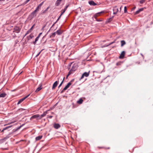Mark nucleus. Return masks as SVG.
<instances>
[{"instance_id":"1","label":"nucleus","mask_w":153,"mask_h":153,"mask_svg":"<svg viewBox=\"0 0 153 153\" xmlns=\"http://www.w3.org/2000/svg\"><path fill=\"white\" fill-rule=\"evenodd\" d=\"M63 32V31L61 30V29H59L56 32L52 33V35L51 36V37H54L56 34H57L58 35H60Z\"/></svg>"},{"instance_id":"2","label":"nucleus","mask_w":153,"mask_h":153,"mask_svg":"<svg viewBox=\"0 0 153 153\" xmlns=\"http://www.w3.org/2000/svg\"><path fill=\"white\" fill-rule=\"evenodd\" d=\"M30 94H29L27 96H26V97H24L22 98V99H20L19 101L17 103V104L19 105L25 99H26V98H27L28 97H29Z\"/></svg>"},{"instance_id":"3","label":"nucleus","mask_w":153,"mask_h":153,"mask_svg":"<svg viewBox=\"0 0 153 153\" xmlns=\"http://www.w3.org/2000/svg\"><path fill=\"white\" fill-rule=\"evenodd\" d=\"M89 71L88 72H85L82 75L81 79H83L84 76L88 77L89 74Z\"/></svg>"},{"instance_id":"4","label":"nucleus","mask_w":153,"mask_h":153,"mask_svg":"<svg viewBox=\"0 0 153 153\" xmlns=\"http://www.w3.org/2000/svg\"><path fill=\"white\" fill-rule=\"evenodd\" d=\"M39 115L38 114H36L32 116L30 118V120H32V119H35L36 118H38L39 119Z\"/></svg>"},{"instance_id":"5","label":"nucleus","mask_w":153,"mask_h":153,"mask_svg":"<svg viewBox=\"0 0 153 153\" xmlns=\"http://www.w3.org/2000/svg\"><path fill=\"white\" fill-rule=\"evenodd\" d=\"M42 84H40L39 87L37 88L36 90L35 91V92L36 93H37L41 89H42Z\"/></svg>"},{"instance_id":"6","label":"nucleus","mask_w":153,"mask_h":153,"mask_svg":"<svg viewBox=\"0 0 153 153\" xmlns=\"http://www.w3.org/2000/svg\"><path fill=\"white\" fill-rule=\"evenodd\" d=\"M59 82L58 81H56L53 84L52 88V89H54L57 86V85Z\"/></svg>"},{"instance_id":"7","label":"nucleus","mask_w":153,"mask_h":153,"mask_svg":"<svg viewBox=\"0 0 153 153\" xmlns=\"http://www.w3.org/2000/svg\"><path fill=\"white\" fill-rule=\"evenodd\" d=\"M48 111H46L45 112H44L43 114H42L41 115H39V119H41L42 117H44V116H45L46 115V114H47L48 113Z\"/></svg>"},{"instance_id":"8","label":"nucleus","mask_w":153,"mask_h":153,"mask_svg":"<svg viewBox=\"0 0 153 153\" xmlns=\"http://www.w3.org/2000/svg\"><path fill=\"white\" fill-rule=\"evenodd\" d=\"M54 127L56 129H58L60 127V125L58 123H55L53 125Z\"/></svg>"},{"instance_id":"9","label":"nucleus","mask_w":153,"mask_h":153,"mask_svg":"<svg viewBox=\"0 0 153 153\" xmlns=\"http://www.w3.org/2000/svg\"><path fill=\"white\" fill-rule=\"evenodd\" d=\"M104 11H101L100 12H99V13H96L94 15V17L95 18H96L98 16H99L100 15V14H101V13H104Z\"/></svg>"},{"instance_id":"10","label":"nucleus","mask_w":153,"mask_h":153,"mask_svg":"<svg viewBox=\"0 0 153 153\" xmlns=\"http://www.w3.org/2000/svg\"><path fill=\"white\" fill-rule=\"evenodd\" d=\"M75 69H73V68L71 69L70 71H69V72L68 75L67 76H66V79H67L68 77L71 74H72L73 71H75Z\"/></svg>"},{"instance_id":"11","label":"nucleus","mask_w":153,"mask_h":153,"mask_svg":"<svg viewBox=\"0 0 153 153\" xmlns=\"http://www.w3.org/2000/svg\"><path fill=\"white\" fill-rule=\"evenodd\" d=\"M7 94L4 93H1L0 92V97H4L7 96Z\"/></svg>"},{"instance_id":"12","label":"nucleus","mask_w":153,"mask_h":153,"mask_svg":"<svg viewBox=\"0 0 153 153\" xmlns=\"http://www.w3.org/2000/svg\"><path fill=\"white\" fill-rule=\"evenodd\" d=\"M125 54V52L124 51H123L120 55V58L121 59L123 58Z\"/></svg>"},{"instance_id":"13","label":"nucleus","mask_w":153,"mask_h":153,"mask_svg":"<svg viewBox=\"0 0 153 153\" xmlns=\"http://www.w3.org/2000/svg\"><path fill=\"white\" fill-rule=\"evenodd\" d=\"M88 3L90 5L95 6L97 5V4L95 3L93 1H89Z\"/></svg>"},{"instance_id":"14","label":"nucleus","mask_w":153,"mask_h":153,"mask_svg":"<svg viewBox=\"0 0 153 153\" xmlns=\"http://www.w3.org/2000/svg\"><path fill=\"white\" fill-rule=\"evenodd\" d=\"M42 137V136H38V137H37L36 138V140H40L41 139Z\"/></svg>"},{"instance_id":"15","label":"nucleus","mask_w":153,"mask_h":153,"mask_svg":"<svg viewBox=\"0 0 153 153\" xmlns=\"http://www.w3.org/2000/svg\"><path fill=\"white\" fill-rule=\"evenodd\" d=\"M117 8V6H115L114 7L113 10L114 11H115V12L117 13L119 11V10H118V9Z\"/></svg>"},{"instance_id":"16","label":"nucleus","mask_w":153,"mask_h":153,"mask_svg":"<svg viewBox=\"0 0 153 153\" xmlns=\"http://www.w3.org/2000/svg\"><path fill=\"white\" fill-rule=\"evenodd\" d=\"M68 7V6H66V7H65V8L64 9L63 11L62 12L60 16L59 17L58 19H59V17L61 16L65 12V11L66 10V9H67V8Z\"/></svg>"},{"instance_id":"17","label":"nucleus","mask_w":153,"mask_h":153,"mask_svg":"<svg viewBox=\"0 0 153 153\" xmlns=\"http://www.w3.org/2000/svg\"><path fill=\"white\" fill-rule=\"evenodd\" d=\"M121 46L123 47L124 45L126 44V42L124 40H122L121 41Z\"/></svg>"},{"instance_id":"18","label":"nucleus","mask_w":153,"mask_h":153,"mask_svg":"<svg viewBox=\"0 0 153 153\" xmlns=\"http://www.w3.org/2000/svg\"><path fill=\"white\" fill-rule=\"evenodd\" d=\"M68 88L67 86L66 85L65 87L64 88V89L61 91V93H63Z\"/></svg>"},{"instance_id":"19","label":"nucleus","mask_w":153,"mask_h":153,"mask_svg":"<svg viewBox=\"0 0 153 153\" xmlns=\"http://www.w3.org/2000/svg\"><path fill=\"white\" fill-rule=\"evenodd\" d=\"M68 88L67 86L66 85L65 87L64 88V89L61 91V93H63Z\"/></svg>"},{"instance_id":"20","label":"nucleus","mask_w":153,"mask_h":153,"mask_svg":"<svg viewBox=\"0 0 153 153\" xmlns=\"http://www.w3.org/2000/svg\"><path fill=\"white\" fill-rule=\"evenodd\" d=\"M83 101V100L82 99H80L78 101H77V102L79 104H82Z\"/></svg>"},{"instance_id":"21","label":"nucleus","mask_w":153,"mask_h":153,"mask_svg":"<svg viewBox=\"0 0 153 153\" xmlns=\"http://www.w3.org/2000/svg\"><path fill=\"white\" fill-rule=\"evenodd\" d=\"M39 36H38L35 39V41L33 42V44L34 45H35L36 42L38 41L39 38Z\"/></svg>"},{"instance_id":"22","label":"nucleus","mask_w":153,"mask_h":153,"mask_svg":"<svg viewBox=\"0 0 153 153\" xmlns=\"http://www.w3.org/2000/svg\"><path fill=\"white\" fill-rule=\"evenodd\" d=\"M112 18H109V19H108L107 21H106V23H108V22H109L111 21L112 20Z\"/></svg>"},{"instance_id":"23","label":"nucleus","mask_w":153,"mask_h":153,"mask_svg":"<svg viewBox=\"0 0 153 153\" xmlns=\"http://www.w3.org/2000/svg\"><path fill=\"white\" fill-rule=\"evenodd\" d=\"M11 127V126H7L4 128L1 131V132H3L5 130H6V129L8 128H10V127Z\"/></svg>"},{"instance_id":"24","label":"nucleus","mask_w":153,"mask_h":153,"mask_svg":"<svg viewBox=\"0 0 153 153\" xmlns=\"http://www.w3.org/2000/svg\"><path fill=\"white\" fill-rule=\"evenodd\" d=\"M37 11L36 10L33 12L31 14V16H32L33 17L34 16V15L36 13Z\"/></svg>"},{"instance_id":"25","label":"nucleus","mask_w":153,"mask_h":153,"mask_svg":"<svg viewBox=\"0 0 153 153\" xmlns=\"http://www.w3.org/2000/svg\"><path fill=\"white\" fill-rule=\"evenodd\" d=\"M25 110V109H23V108H20V109H19L17 110V111L18 112H19L22 111H24Z\"/></svg>"},{"instance_id":"26","label":"nucleus","mask_w":153,"mask_h":153,"mask_svg":"<svg viewBox=\"0 0 153 153\" xmlns=\"http://www.w3.org/2000/svg\"><path fill=\"white\" fill-rule=\"evenodd\" d=\"M65 77H64L63 79V80H62V82H61V83L59 85V87H58V88H59L60 86H61V85H62V84H63V82H64V79H65Z\"/></svg>"},{"instance_id":"27","label":"nucleus","mask_w":153,"mask_h":153,"mask_svg":"<svg viewBox=\"0 0 153 153\" xmlns=\"http://www.w3.org/2000/svg\"><path fill=\"white\" fill-rule=\"evenodd\" d=\"M33 37V36L32 35V34L30 35L28 37V39L29 40L30 39H32Z\"/></svg>"},{"instance_id":"28","label":"nucleus","mask_w":153,"mask_h":153,"mask_svg":"<svg viewBox=\"0 0 153 153\" xmlns=\"http://www.w3.org/2000/svg\"><path fill=\"white\" fill-rule=\"evenodd\" d=\"M72 83L71 82H69L66 85L67 86L68 88L69 86L71 85Z\"/></svg>"},{"instance_id":"29","label":"nucleus","mask_w":153,"mask_h":153,"mask_svg":"<svg viewBox=\"0 0 153 153\" xmlns=\"http://www.w3.org/2000/svg\"><path fill=\"white\" fill-rule=\"evenodd\" d=\"M31 29H30L27 32V33L25 34L24 37H25L27 34H28L30 32H31Z\"/></svg>"},{"instance_id":"30","label":"nucleus","mask_w":153,"mask_h":153,"mask_svg":"<svg viewBox=\"0 0 153 153\" xmlns=\"http://www.w3.org/2000/svg\"><path fill=\"white\" fill-rule=\"evenodd\" d=\"M124 13H127V7H124Z\"/></svg>"},{"instance_id":"31","label":"nucleus","mask_w":153,"mask_h":153,"mask_svg":"<svg viewBox=\"0 0 153 153\" xmlns=\"http://www.w3.org/2000/svg\"><path fill=\"white\" fill-rule=\"evenodd\" d=\"M20 31V29H15L14 31H13V32H16L17 33H19Z\"/></svg>"},{"instance_id":"32","label":"nucleus","mask_w":153,"mask_h":153,"mask_svg":"<svg viewBox=\"0 0 153 153\" xmlns=\"http://www.w3.org/2000/svg\"><path fill=\"white\" fill-rule=\"evenodd\" d=\"M145 0H141L140 1V4H143L145 2Z\"/></svg>"},{"instance_id":"33","label":"nucleus","mask_w":153,"mask_h":153,"mask_svg":"<svg viewBox=\"0 0 153 153\" xmlns=\"http://www.w3.org/2000/svg\"><path fill=\"white\" fill-rule=\"evenodd\" d=\"M140 12V11H139V10H138L135 13V14H137L139 12Z\"/></svg>"},{"instance_id":"34","label":"nucleus","mask_w":153,"mask_h":153,"mask_svg":"<svg viewBox=\"0 0 153 153\" xmlns=\"http://www.w3.org/2000/svg\"><path fill=\"white\" fill-rule=\"evenodd\" d=\"M97 21H98V22L102 21V19H97Z\"/></svg>"},{"instance_id":"35","label":"nucleus","mask_w":153,"mask_h":153,"mask_svg":"<svg viewBox=\"0 0 153 153\" xmlns=\"http://www.w3.org/2000/svg\"><path fill=\"white\" fill-rule=\"evenodd\" d=\"M143 10V8H141V9H140L139 10V11H140H140H142Z\"/></svg>"},{"instance_id":"36","label":"nucleus","mask_w":153,"mask_h":153,"mask_svg":"<svg viewBox=\"0 0 153 153\" xmlns=\"http://www.w3.org/2000/svg\"><path fill=\"white\" fill-rule=\"evenodd\" d=\"M8 138V137H4V138L3 139V140H5V139H7V138Z\"/></svg>"},{"instance_id":"37","label":"nucleus","mask_w":153,"mask_h":153,"mask_svg":"<svg viewBox=\"0 0 153 153\" xmlns=\"http://www.w3.org/2000/svg\"><path fill=\"white\" fill-rule=\"evenodd\" d=\"M74 79H72L70 82H71L72 83V82H74Z\"/></svg>"},{"instance_id":"38","label":"nucleus","mask_w":153,"mask_h":153,"mask_svg":"<svg viewBox=\"0 0 153 153\" xmlns=\"http://www.w3.org/2000/svg\"><path fill=\"white\" fill-rule=\"evenodd\" d=\"M40 53H41V52H40L39 53H38V54H37V55L36 56V57H37V56H38L39 55V54H40Z\"/></svg>"},{"instance_id":"39","label":"nucleus","mask_w":153,"mask_h":153,"mask_svg":"<svg viewBox=\"0 0 153 153\" xmlns=\"http://www.w3.org/2000/svg\"><path fill=\"white\" fill-rule=\"evenodd\" d=\"M73 68V69H75V71L76 70V68H75V67H73L72 68V69Z\"/></svg>"},{"instance_id":"40","label":"nucleus","mask_w":153,"mask_h":153,"mask_svg":"<svg viewBox=\"0 0 153 153\" xmlns=\"http://www.w3.org/2000/svg\"><path fill=\"white\" fill-rule=\"evenodd\" d=\"M53 116H48V117L50 119Z\"/></svg>"},{"instance_id":"41","label":"nucleus","mask_w":153,"mask_h":153,"mask_svg":"<svg viewBox=\"0 0 153 153\" xmlns=\"http://www.w3.org/2000/svg\"><path fill=\"white\" fill-rule=\"evenodd\" d=\"M120 65V63H119V62H117V63H116V65Z\"/></svg>"},{"instance_id":"42","label":"nucleus","mask_w":153,"mask_h":153,"mask_svg":"<svg viewBox=\"0 0 153 153\" xmlns=\"http://www.w3.org/2000/svg\"><path fill=\"white\" fill-rule=\"evenodd\" d=\"M117 13V12H115V11H114V12L113 13V14H116Z\"/></svg>"},{"instance_id":"43","label":"nucleus","mask_w":153,"mask_h":153,"mask_svg":"<svg viewBox=\"0 0 153 153\" xmlns=\"http://www.w3.org/2000/svg\"><path fill=\"white\" fill-rule=\"evenodd\" d=\"M43 2H42V3H41V4H40L39 5H41V6H42V4H43Z\"/></svg>"},{"instance_id":"44","label":"nucleus","mask_w":153,"mask_h":153,"mask_svg":"<svg viewBox=\"0 0 153 153\" xmlns=\"http://www.w3.org/2000/svg\"><path fill=\"white\" fill-rule=\"evenodd\" d=\"M30 0H27L25 2V3H27Z\"/></svg>"},{"instance_id":"45","label":"nucleus","mask_w":153,"mask_h":153,"mask_svg":"<svg viewBox=\"0 0 153 153\" xmlns=\"http://www.w3.org/2000/svg\"><path fill=\"white\" fill-rule=\"evenodd\" d=\"M42 33H39L38 36H39V37H40V36L42 34Z\"/></svg>"},{"instance_id":"46","label":"nucleus","mask_w":153,"mask_h":153,"mask_svg":"<svg viewBox=\"0 0 153 153\" xmlns=\"http://www.w3.org/2000/svg\"><path fill=\"white\" fill-rule=\"evenodd\" d=\"M122 6H121L120 7V11H121V8H122Z\"/></svg>"},{"instance_id":"47","label":"nucleus","mask_w":153,"mask_h":153,"mask_svg":"<svg viewBox=\"0 0 153 153\" xmlns=\"http://www.w3.org/2000/svg\"><path fill=\"white\" fill-rule=\"evenodd\" d=\"M36 10L37 11H38L39 10V9H38V8L37 7Z\"/></svg>"},{"instance_id":"48","label":"nucleus","mask_w":153,"mask_h":153,"mask_svg":"<svg viewBox=\"0 0 153 153\" xmlns=\"http://www.w3.org/2000/svg\"><path fill=\"white\" fill-rule=\"evenodd\" d=\"M34 26V25H33V26L31 27V28H30V29H32V28H33Z\"/></svg>"},{"instance_id":"49","label":"nucleus","mask_w":153,"mask_h":153,"mask_svg":"<svg viewBox=\"0 0 153 153\" xmlns=\"http://www.w3.org/2000/svg\"><path fill=\"white\" fill-rule=\"evenodd\" d=\"M38 6H39V7H41V6L40 5H38Z\"/></svg>"},{"instance_id":"50","label":"nucleus","mask_w":153,"mask_h":153,"mask_svg":"<svg viewBox=\"0 0 153 153\" xmlns=\"http://www.w3.org/2000/svg\"><path fill=\"white\" fill-rule=\"evenodd\" d=\"M113 43H114V42H112V43H111V44H113Z\"/></svg>"},{"instance_id":"51","label":"nucleus","mask_w":153,"mask_h":153,"mask_svg":"<svg viewBox=\"0 0 153 153\" xmlns=\"http://www.w3.org/2000/svg\"><path fill=\"white\" fill-rule=\"evenodd\" d=\"M37 7L38 8V9H39V8L40 7H39V6H38Z\"/></svg>"},{"instance_id":"52","label":"nucleus","mask_w":153,"mask_h":153,"mask_svg":"<svg viewBox=\"0 0 153 153\" xmlns=\"http://www.w3.org/2000/svg\"><path fill=\"white\" fill-rule=\"evenodd\" d=\"M135 8V7H134L133 8V9H134Z\"/></svg>"},{"instance_id":"53","label":"nucleus","mask_w":153,"mask_h":153,"mask_svg":"<svg viewBox=\"0 0 153 153\" xmlns=\"http://www.w3.org/2000/svg\"><path fill=\"white\" fill-rule=\"evenodd\" d=\"M59 78H58V80H59Z\"/></svg>"},{"instance_id":"54","label":"nucleus","mask_w":153,"mask_h":153,"mask_svg":"<svg viewBox=\"0 0 153 153\" xmlns=\"http://www.w3.org/2000/svg\"><path fill=\"white\" fill-rule=\"evenodd\" d=\"M45 26H44L43 28H44Z\"/></svg>"},{"instance_id":"55","label":"nucleus","mask_w":153,"mask_h":153,"mask_svg":"<svg viewBox=\"0 0 153 153\" xmlns=\"http://www.w3.org/2000/svg\"><path fill=\"white\" fill-rule=\"evenodd\" d=\"M62 28V27H59L60 28Z\"/></svg>"},{"instance_id":"56","label":"nucleus","mask_w":153,"mask_h":153,"mask_svg":"<svg viewBox=\"0 0 153 153\" xmlns=\"http://www.w3.org/2000/svg\"><path fill=\"white\" fill-rule=\"evenodd\" d=\"M54 24H53V25H52V26L54 25Z\"/></svg>"}]
</instances>
